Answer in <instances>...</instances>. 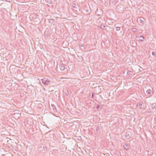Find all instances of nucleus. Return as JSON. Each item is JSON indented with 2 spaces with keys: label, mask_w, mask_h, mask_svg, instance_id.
<instances>
[{
  "label": "nucleus",
  "mask_w": 156,
  "mask_h": 156,
  "mask_svg": "<svg viewBox=\"0 0 156 156\" xmlns=\"http://www.w3.org/2000/svg\"><path fill=\"white\" fill-rule=\"evenodd\" d=\"M97 129H98V128H97Z\"/></svg>",
  "instance_id": "7c9ffc66"
},
{
  "label": "nucleus",
  "mask_w": 156,
  "mask_h": 156,
  "mask_svg": "<svg viewBox=\"0 0 156 156\" xmlns=\"http://www.w3.org/2000/svg\"><path fill=\"white\" fill-rule=\"evenodd\" d=\"M131 72H132L131 71L129 70L128 72H127V74L129 75H131V74H130V73Z\"/></svg>",
  "instance_id": "4468645a"
},
{
  "label": "nucleus",
  "mask_w": 156,
  "mask_h": 156,
  "mask_svg": "<svg viewBox=\"0 0 156 156\" xmlns=\"http://www.w3.org/2000/svg\"><path fill=\"white\" fill-rule=\"evenodd\" d=\"M97 15L98 16H99L101 15H100V14H98V13L97 14Z\"/></svg>",
  "instance_id": "393cba45"
},
{
  "label": "nucleus",
  "mask_w": 156,
  "mask_h": 156,
  "mask_svg": "<svg viewBox=\"0 0 156 156\" xmlns=\"http://www.w3.org/2000/svg\"><path fill=\"white\" fill-rule=\"evenodd\" d=\"M84 44H80V46L81 47H84Z\"/></svg>",
  "instance_id": "aec40b11"
},
{
  "label": "nucleus",
  "mask_w": 156,
  "mask_h": 156,
  "mask_svg": "<svg viewBox=\"0 0 156 156\" xmlns=\"http://www.w3.org/2000/svg\"><path fill=\"white\" fill-rule=\"evenodd\" d=\"M98 10H97V11L96 12V13H97L98 12Z\"/></svg>",
  "instance_id": "cd10ccee"
},
{
  "label": "nucleus",
  "mask_w": 156,
  "mask_h": 156,
  "mask_svg": "<svg viewBox=\"0 0 156 156\" xmlns=\"http://www.w3.org/2000/svg\"><path fill=\"white\" fill-rule=\"evenodd\" d=\"M103 27H104V28H105V26H103Z\"/></svg>",
  "instance_id": "c85d7f7f"
},
{
  "label": "nucleus",
  "mask_w": 156,
  "mask_h": 156,
  "mask_svg": "<svg viewBox=\"0 0 156 156\" xmlns=\"http://www.w3.org/2000/svg\"><path fill=\"white\" fill-rule=\"evenodd\" d=\"M130 133L129 131H127L126 133V135L125 136L126 138H128L129 139V138L130 136Z\"/></svg>",
  "instance_id": "20e7f679"
},
{
  "label": "nucleus",
  "mask_w": 156,
  "mask_h": 156,
  "mask_svg": "<svg viewBox=\"0 0 156 156\" xmlns=\"http://www.w3.org/2000/svg\"><path fill=\"white\" fill-rule=\"evenodd\" d=\"M124 147L127 150L129 149V145L128 144H125L123 145Z\"/></svg>",
  "instance_id": "39448f33"
},
{
  "label": "nucleus",
  "mask_w": 156,
  "mask_h": 156,
  "mask_svg": "<svg viewBox=\"0 0 156 156\" xmlns=\"http://www.w3.org/2000/svg\"><path fill=\"white\" fill-rule=\"evenodd\" d=\"M137 105L139 107V108H140L142 106V104H141L140 103H138L137 104Z\"/></svg>",
  "instance_id": "9d476101"
},
{
  "label": "nucleus",
  "mask_w": 156,
  "mask_h": 156,
  "mask_svg": "<svg viewBox=\"0 0 156 156\" xmlns=\"http://www.w3.org/2000/svg\"><path fill=\"white\" fill-rule=\"evenodd\" d=\"M152 55L153 56H155L156 54H155V53L154 52H152Z\"/></svg>",
  "instance_id": "6ab92c4d"
},
{
  "label": "nucleus",
  "mask_w": 156,
  "mask_h": 156,
  "mask_svg": "<svg viewBox=\"0 0 156 156\" xmlns=\"http://www.w3.org/2000/svg\"><path fill=\"white\" fill-rule=\"evenodd\" d=\"M54 21V20L53 19H50V20H49V21L51 23H52Z\"/></svg>",
  "instance_id": "dca6fc26"
},
{
  "label": "nucleus",
  "mask_w": 156,
  "mask_h": 156,
  "mask_svg": "<svg viewBox=\"0 0 156 156\" xmlns=\"http://www.w3.org/2000/svg\"><path fill=\"white\" fill-rule=\"evenodd\" d=\"M137 30V29L136 28H133L132 29V31H133L134 32H136Z\"/></svg>",
  "instance_id": "6e6552de"
},
{
  "label": "nucleus",
  "mask_w": 156,
  "mask_h": 156,
  "mask_svg": "<svg viewBox=\"0 0 156 156\" xmlns=\"http://www.w3.org/2000/svg\"><path fill=\"white\" fill-rule=\"evenodd\" d=\"M41 81L44 86H47L49 84L50 80L48 79L44 78L41 80Z\"/></svg>",
  "instance_id": "f257e3e1"
},
{
  "label": "nucleus",
  "mask_w": 156,
  "mask_h": 156,
  "mask_svg": "<svg viewBox=\"0 0 156 156\" xmlns=\"http://www.w3.org/2000/svg\"><path fill=\"white\" fill-rule=\"evenodd\" d=\"M73 7L75 8H76V7H75V6H73Z\"/></svg>",
  "instance_id": "bb28decb"
},
{
  "label": "nucleus",
  "mask_w": 156,
  "mask_h": 156,
  "mask_svg": "<svg viewBox=\"0 0 156 156\" xmlns=\"http://www.w3.org/2000/svg\"><path fill=\"white\" fill-rule=\"evenodd\" d=\"M41 150L43 151V152H45L47 151V147L43 145H42L41 147Z\"/></svg>",
  "instance_id": "f03ea898"
},
{
  "label": "nucleus",
  "mask_w": 156,
  "mask_h": 156,
  "mask_svg": "<svg viewBox=\"0 0 156 156\" xmlns=\"http://www.w3.org/2000/svg\"><path fill=\"white\" fill-rule=\"evenodd\" d=\"M19 115V114L16 113V114H14V115Z\"/></svg>",
  "instance_id": "5701e85b"
},
{
  "label": "nucleus",
  "mask_w": 156,
  "mask_h": 156,
  "mask_svg": "<svg viewBox=\"0 0 156 156\" xmlns=\"http://www.w3.org/2000/svg\"><path fill=\"white\" fill-rule=\"evenodd\" d=\"M46 2L49 3L51 4L52 3V1L51 0H45Z\"/></svg>",
  "instance_id": "1a4fd4ad"
},
{
  "label": "nucleus",
  "mask_w": 156,
  "mask_h": 156,
  "mask_svg": "<svg viewBox=\"0 0 156 156\" xmlns=\"http://www.w3.org/2000/svg\"><path fill=\"white\" fill-rule=\"evenodd\" d=\"M155 105H156L154 104V103L152 104V107H153L154 108H156Z\"/></svg>",
  "instance_id": "2eb2a0df"
},
{
  "label": "nucleus",
  "mask_w": 156,
  "mask_h": 156,
  "mask_svg": "<svg viewBox=\"0 0 156 156\" xmlns=\"http://www.w3.org/2000/svg\"><path fill=\"white\" fill-rule=\"evenodd\" d=\"M97 108H98L99 107V105H97Z\"/></svg>",
  "instance_id": "a878e982"
},
{
  "label": "nucleus",
  "mask_w": 156,
  "mask_h": 156,
  "mask_svg": "<svg viewBox=\"0 0 156 156\" xmlns=\"http://www.w3.org/2000/svg\"><path fill=\"white\" fill-rule=\"evenodd\" d=\"M65 94L67 96H68L69 95V92L68 91H67L65 93Z\"/></svg>",
  "instance_id": "f3484780"
},
{
  "label": "nucleus",
  "mask_w": 156,
  "mask_h": 156,
  "mask_svg": "<svg viewBox=\"0 0 156 156\" xmlns=\"http://www.w3.org/2000/svg\"><path fill=\"white\" fill-rule=\"evenodd\" d=\"M52 107H53L52 109L54 110V111H55L56 110V108L55 107L54 105H52Z\"/></svg>",
  "instance_id": "f8f14e48"
},
{
  "label": "nucleus",
  "mask_w": 156,
  "mask_h": 156,
  "mask_svg": "<svg viewBox=\"0 0 156 156\" xmlns=\"http://www.w3.org/2000/svg\"><path fill=\"white\" fill-rule=\"evenodd\" d=\"M6 2H10V0H5Z\"/></svg>",
  "instance_id": "4be33fe9"
},
{
  "label": "nucleus",
  "mask_w": 156,
  "mask_h": 156,
  "mask_svg": "<svg viewBox=\"0 0 156 156\" xmlns=\"http://www.w3.org/2000/svg\"><path fill=\"white\" fill-rule=\"evenodd\" d=\"M139 41H143V40L142 39H139Z\"/></svg>",
  "instance_id": "b1692460"
},
{
  "label": "nucleus",
  "mask_w": 156,
  "mask_h": 156,
  "mask_svg": "<svg viewBox=\"0 0 156 156\" xmlns=\"http://www.w3.org/2000/svg\"><path fill=\"white\" fill-rule=\"evenodd\" d=\"M130 43L132 44V45H133V47H135L136 45V42L134 41H132L130 42Z\"/></svg>",
  "instance_id": "423d86ee"
},
{
  "label": "nucleus",
  "mask_w": 156,
  "mask_h": 156,
  "mask_svg": "<svg viewBox=\"0 0 156 156\" xmlns=\"http://www.w3.org/2000/svg\"><path fill=\"white\" fill-rule=\"evenodd\" d=\"M65 65L62 64L61 65H60L59 67L60 69L61 70H64L65 69Z\"/></svg>",
  "instance_id": "7ed1b4c3"
},
{
  "label": "nucleus",
  "mask_w": 156,
  "mask_h": 156,
  "mask_svg": "<svg viewBox=\"0 0 156 156\" xmlns=\"http://www.w3.org/2000/svg\"><path fill=\"white\" fill-rule=\"evenodd\" d=\"M94 93H92V94L91 98H94Z\"/></svg>",
  "instance_id": "412c9836"
},
{
  "label": "nucleus",
  "mask_w": 156,
  "mask_h": 156,
  "mask_svg": "<svg viewBox=\"0 0 156 156\" xmlns=\"http://www.w3.org/2000/svg\"><path fill=\"white\" fill-rule=\"evenodd\" d=\"M138 21H139L140 23H142L143 22V20L140 18H139L137 19Z\"/></svg>",
  "instance_id": "9b49d317"
},
{
  "label": "nucleus",
  "mask_w": 156,
  "mask_h": 156,
  "mask_svg": "<svg viewBox=\"0 0 156 156\" xmlns=\"http://www.w3.org/2000/svg\"><path fill=\"white\" fill-rule=\"evenodd\" d=\"M151 91H152L151 90L149 89L146 91V93L147 94H151Z\"/></svg>",
  "instance_id": "0eeeda50"
},
{
  "label": "nucleus",
  "mask_w": 156,
  "mask_h": 156,
  "mask_svg": "<svg viewBox=\"0 0 156 156\" xmlns=\"http://www.w3.org/2000/svg\"><path fill=\"white\" fill-rule=\"evenodd\" d=\"M136 37H139V38L142 37L143 39H144V37L143 36H142V35L140 36L139 37H138V36H136Z\"/></svg>",
  "instance_id": "a211bd4d"
},
{
  "label": "nucleus",
  "mask_w": 156,
  "mask_h": 156,
  "mask_svg": "<svg viewBox=\"0 0 156 156\" xmlns=\"http://www.w3.org/2000/svg\"><path fill=\"white\" fill-rule=\"evenodd\" d=\"M120 30V27H116V30L117 31L119 30Z\"/></svg>",
  "instance_id": "ddd939ff"
},
{
  "label": "nucleus",
  "mask_w": 156,
  "mask_h": 156,
  "mask_svg": "<svg viewBox=\"0 0 156 156\" xmlns=\"http://www.w3.org/2000/svg\"><path fill=\"white\" fill-rule=\"evenodd\" d=\"M97 129H98V128H97Z\"/></svg>",
  "instance_id": "c756f323"
}]
</instances>
